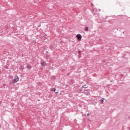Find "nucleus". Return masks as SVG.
Returning <instances> with one entry per match:
<instances>
[{"label":"nucleus","instance_id":"f257e3e1","mask_svg":"<svg viewBox=\"0 0 130 130\" xmlns=\"http://www.w3.org/2000/svg\"><path fill=\"white\" fill-rule=\"evenodd\" d=\"M18 81H19V77H18V76H15V79H14L12 81V83H13V84H15V83H17V82H18Z\"/></svg>","mask_w":130,"mask_h":130},{"label":"nucleus","instance_id":"f03ea898","mask_svg":"<svg viewBox=\"0 0 130 130\" xmlns=\"http://www.w3.org/2000/svg\"><path fill=\"white\" fill-rule=\"evenodd\" d=\"M76 38H77L78 40L81 41L82 39V36L80 34H78L76 36Z\"/></svg>","mask_w":130,"mask_h":130},{"label":"nucleus","instance_id":"7ed1b4c3","mask_svg":"<svg viewBox=\"0 0 130 130\" xmlns=\"http://www.w3.org/2000/svg\"><path fill=\"white\" fill-rule=\"evenodd\" d=\"M27 69H28V70H31L32 69V66H31V64H27Z\"/></svg>","mask_w":130,"mask_h":130},{"label":"nucleus","instance_id":"20e7f679","mask_svg":"<svg viewBox=\"0 0 130 130\" xmlns=\"http://www.w3.org/2000/svg\"><path fill=\"white\" fill-rule=\"evenodd\" d=\"M42 67H45L46 66V62H43L41 63Z\"/></svg>","mask_w":130,"mask_h":130},{"label":"nucleus","instance_id":"39448f33","mask_svg":"<svg viewBox=\"0 0 130 130\" xmlns=\"http://www.w3.org/2000/svg\"><path fill=\"white\" fill-rule=\"evenodd\" d=\"M105 100V99H104L103 98H102V99L101 100V102L102 104H103Z\"/></svg>","mask_w":130,"mask_h":130},{"label":"nucleus","instance_id":"423d86ee","mask_svg":"<svg viewBox=\"0 0 130 130\" xmlns=\"http://www.w3.org/2000/svg\"><path fill=\"white\" fill-rule=\"evenodd\" d=\"M50 91L55 92V91H56V89L55 88H51V89H50Z\"/></svg>","mask_w":130,"mask_h":130},{"label":"nucleus","instance_id":"0eeeda50","mask_svg":"<svg viewBox=\"0 0 130 130\" xmlns=\"http://www.w3.org/2000/svg\"><path fill=\"white\" fill-rule=\"evenodd\" d=\"M20 69H21V70H24V66L21 65V66H20Z\"/></svg>","mask_w":130,"mask_h":130},{"label":"nucleus","instance_id":"6e6552de","mask_svg":"<svg viewBox=\"0 0 130 130\" xmlns=\"http://www.w3.org/2000/svg\"><path fill=\"white\" fill-rule=\"evenodd\" d=\"M82 88H85V89H86V88H88V86H86V85H84L82 86Z\"/></svg>","mask_w":130,"mask_h":130},{"label":"nucleus","instance_id":"1a4fd4ad","mask_svg":"<svg viewBox=\"0 0 130 130\" xmlns=\"http://www.w3.org/2000/svg\"><path fill=\"white\" fill-rule=\"evenodd\" d=\"M88 27H85V31H88Z\"/></svg>","mask_w":130,"mask_h":130},{"label":"nucleus","instance_id":"9d476101","mask_svg":"<svg viewBox=\"0 0 130 130\" xmlns=\"http://www.w3.org/2000/svg\"><path fill=\"white\" fill-rule=\"evenodd\" d=\"M79 54H81V51H78Z\"/></svg>","mask_w":130,"mask_h":130},{"label":"nucleus","instance_id":"9b49d317","mask_svg":"<svg viewBox=\"0 0 130 130\" xmlns=\"http://www.w3.org/2000/svg\"><path fill=\"white\" fill-rule=\"evenodd\" d=\"M55 93H56V94H57V93H58V91H55Z\"/></svg>","mask_w":130,"mask_h":130},{"label":"nucleus","instance_id":"f8f14e48","mask_svg":"<svg viewBox=\"0 0 130 130\" xmlns=\"http://www.w3.org/2000/svg\"><path fill=\"white\" fill-rule=\"evenodd\" d=\"M90 114H87V116H89Z\"/></svg>","mask_w":130,"mask_h":130},{"label":"nucleus","instance_id":"ddd939ff","mask_svg":"<svg viewBox=\"0 0 130 130\" xmlns=\"http://www.w3.org/2000/svg\"><path fill=\"white\" fill-rule=\"evenodd\" d=\"M89 94H90V93H87V95H89Z\"/></svg>","mask_w":130,"mask_h":130},{"label":"nucleus","instance_id":"4468645a","mask_svg":"<svg viewBox=\"0 0 130 130\" xmlns=\"http://www.w3.org/2000/svg\"><path fill=\"white\" fill-rule=\"evenodd\" d=\"M92 11L94 12V9H92Z\"/></svg>","mask_w":130,"mask_h":130},{"label":"nucleus","instance_id":"2eb2a0df","mask_svg":"<svg viewBox=\"0 0 130 130\" xmlns=\"http://www.w3.org/2000/svg\"><path fill=\"white\" fill-rule=\"evenodd\" d=\"M99 11H101V10H100V9H99Z\"/></svg>","mask_w":130,"mask_h":130}]
</instances>
